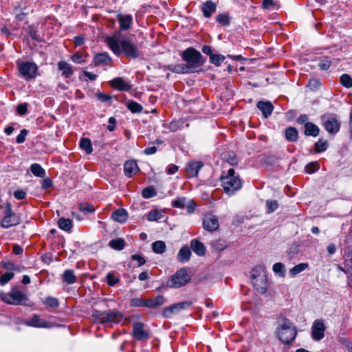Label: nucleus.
<instances>
[{
	"instance_id": "f3484780",
	"label": "nucleus",
	"mask_w": 352,
	"mask_h": 352,
	"mask_svg": "<svg viewBox=\"0 0 352 352\" xmlns=\"http://www.w3.org/2000/svg\"><path fill=\"white\" fill-rule=\"evenodd\" d=\"M192 201L187 200L185 197H178L175 200L172 201V206L175 208H185L188 209L189 212L194 210L195 206L191 204Z\"/></svg>"
},
{
	"instance_id": "603ef678",
	"label": "nucleus",
	"mask_w": 352,
	"mask_h": 352,
	"mask_svg": "<svg viewBox=\"0 0 352 352\" xmlns=\"http://www.w3.org/2000/svg\"><path fill=\"white\" fill-rule=\"evenodd\" d=\"M156 192L153 187H148L142 190V195L144 198L148 199L155 196Z\"/></svg>"
},
{
	"instance_id": "58836bf2",
	"label": "nucleus",
	"mask_w": 352,
	"mask_h": 352,
	"mask_svg": "<svg viewBox=\"0 0 352 352\" xmlns=\"http://www.w3.org/2000/svg\"><path fill=\"white\" fill-rule=\"evenodd\" d=\"M80 147L90 154L93 151L91 140L88 138H82L80 142Z\"/></svg>"
},
{
	"instance_id": "13d9d810",
	"label": "nucleus",
	"mask_w": 352,
	"mask_h": 352,
	"mask_svg": "<svg viewBox=\"0 0 352 352\" xmlns=\"http://www.w3.org/2000/svg\"><path fill=\"white\" fill-rule=\"evenodd\" d=\"M131 258L133 261H138L139 267H140L146 263L145 258L140 254H133L131 256Z\"/></svg>"
},
{
	"instance_id": "b1692460",
	"label": "nucleus",
	"mask_w": 352,
	"mask_h": 352,
	"mask_svg": "<svg viewBox=\"0 0 352 352\" xmlns=\"http://www.w3.org/2000/svg\"><path fill=\"white\" fill-rule=\"evenodd\" d=\"M128 213L126 210L120 208L111 214V218L117 222L124 223L126 221Z\"/></svg>"
},
{
	"instance_id": "6e6d98bb",
	"label": "nucleus",
	"mask_w": 352,
	"mask_h": 352,
	"mask_svg": "<svg viewBox=\"0 0 352 352\" xmlns=\"http://www.w3.org/2000/svg\"><path fill=\"white\" fill-rule=\"evenodd\" d=\"M146 300H142L141 298H135L131 300V305L133 307H146Z\"/></svg>"
},
{
	"instance_id": "37998d69",
	"label": "nucleus",
	"mask_w": 352,
	"mask_h": 352,
	"mask_svg": "<svg viewBox=\"0 0 352 352\" xmlns=\"http://www.w3.org/2000/svg\"><path fill=\"white\" fill-rule=\"evenodd\" d=\"M263 276H266L264 266L257 265L252 270V279L256 277H262Z\"/></svg>"
},
{
	"instance_id": "72a5a7b5",
	"label": "nucleus",
	"mask_w": 352,
	"mask_h": 352,
	"mask_svg": "<svg viewBox=\"0 0 352 352\" xmlns=\"http://www.w3.org/2000/svg\"><path fill=\"white\" fill-rule=\"evenodd\" d=\"M216 21L221 26H228L230 24L231 18L227 13L219 14L216 16Z\"/></svg>"
},
{
	"instance_id": "7c9ffc66",
	"label": "nucleus",
	"mask_w": 352,
	"mask_h": 352,
	"mask_svg": "<svg viewBox=\"0 0 352 352\" xmlns=\"http://www.w3.org/2000/svg\"><path fill=\"white\" fill-rule=\"evenodd\" d=\"M112 59L107 53H100L95 56L94 62L97 65L104 64L108 65Z\"/></svg>"
},
{
	"instance_id": "c756f323",
	"label": "nucleus",
	"mask_w": 352,
	"mask_h": 352,
	"mask_svg": "<svg viewBox=\"0 0 352 352\" xmlns=\"http://www.w3.org/2000/svg\"><path fill=\"white\" fill-rule=\"evenodd\" d=\"M168 69L177 74H189L191 73L188 67L184 63L171 65L168 66Z\"/></svg>"
},
{
	"instance_id": "1a4fd4ad",
	"label": "nucleus",
	"mask_w": 352,
	"mask_h": 352,
	"mask_svg": "<svg viewBox=\"0 0 352 352\" xmlns=\"http://www.w3.org/2000/svg\"><path fill=\"white\" fill-rule=\"evenodd\" d=\"M16 64L21 75L25 79H32L36 77L38 67L35 63L28 61H17Z\"/></svg>"
},
{
	"instance_id": "20e7f679",
	"label": "nucleus",
	"mask_w": 352,
	"mask_h": 352,
	"mask_svg": "<svg viewBox=\"0 0 352 352\" xmlns=\"http://www.w3.org/2000/svg\"><path fill=\"white\" fill-rule=\"evenodd\" d=\"M276 333L282 342L289 344L295 339L297 332L292 322L289 320L283 318L278 322Z\"/></svg>"
},
{
	"instance_id": "09e8293b",
	"label": "nucleus",
	"mask_w": 352,
	"mask_h": 352,
	"mask_svg": "<svg viewBox=\"0 0 352 352\" xmlns=\"http://www.w3.org/2000/svg\"><path fill=\"white\" fill-rule=\"evenodd\" d=\"M225 60V56L221 54H211L210 57V62L217 66L221 65V63Z\"/></svg>"
},
{
	"instance_id": "774afa93",
	"label": "nucleus",
	"mask_w": 352,
	"mask_h": 352,
	"mask_svg": "<svg viewBox=\"0 0 352 352\" xmlns=\"http://www.w3.org/2000/svg\"><path fill=\"white\" fill-rule=\"evenodd\" d=\"M27 104H21L17 107V112L20 115H25L27 113Z\"/></svg>"
},
{
	"instance_id": "2eb2a0df",
	"label": "nucleus",
	"mask_w": 352,
	"mask_h": 352,
	"mask_svg": "<svg viewBox=\"0 0 352 352\" xmlns=\"http://www.w3.org/2000/svg\"><path fill=\"white\" fill-rule=\"evenodd\" d=\"M204 164L201 162H190L186 168L188 177H194L198 175L199 170L203 167Z\"/></svg>"
},
{
	"instance_id": "9b49d317",
	"label": "nucleus",
	"mask_w": 352,
	"mask_h": 352,
	"mask_svg": "<svg viewBox=\"0 0 352 352\" xmlns=\"http://www.w3.org/2000/svg\"><path fill=\"white\" fill-rule=\"evenodd\" d=\"M218 218L214 215H206L203 220V226L205 230L213 232L219 228Z\"/></svg>"
},
{
	"instance_id": "393cba45",
	"label": "nucleus",
	"mask_w": 352,
	"mask_h": 352,
	"mask_svg": "<svg viewBox=\"0 0 352 352\" xmlns=\"http://www.w3.org/2000/svg\"><path fill=\"white\" fill-rule=\"evenodd\" d=\"M190 248L198 256H203L206 252L204 245L197 239H193L190 242Z\"/></svg>"
},
{
	"instance_id": "4c0bfd02",
	"label": "nucleus",
	"mask_w": 352,
	"mask_h": 352,
	"mask_svg": "<svg viewBox=\"0 0 352 352\" xmlns=\"http://www.w3.org/2000/svg\"><path fill=\"white\" fill-rule=\"evenodd\" d=\"M59 228L65 231H69L72 228V222L69 219L60 218L58 221Z\"/></svg>"
},
{
	"instance_id": "0e129e2a",
	"label": "nucleus",
	"mask_w": 352,
	"mask_h": 352,
	"mask_svg": "<svg viewBox=\"0 0 352 352\" xmlns=\"http://www.w3.org/2000/svg\"><path fill=\"white\" fill-rule=\"evenodd\" d=\"M16 215L15 213L13 212L11 204L10 203H6V208L4 211V217H8V216H14Z\"/></svg>"
},
{
	"instance_id": "bf43d9fd",
	"label": "nucleus",
	"mask_w": 352,
	"mask_h": 352,
	"mask_svg": "<svg viewBox=\"0 0 352 352\" xmlns=\"http://www.w3.org/2000/svg\"><path fill=\"white\" fill-rule=\"evenodd\" d=\"M96 97L98 100L102 102H107L111 101V97L109 95L98 92L96 94Z\"/></svg>"
},
{
	"instance_id": "a211bd4d",
	"label": "nucleus",
	"mask_w": 352,
	"mask_h": 352,
	"mask_svg": "<svg viewBox=\"0 0 352 352\" xmlns=\"http://www.w3.org/2000/svg\"><path fill=\"white\" fill-rule=\"evenodd\" d=\"M256 107L260 111H261L263 116L265 118L272 114L274 109L272 102L269 101H259L257 103Z\"/></svg>"
},
{
	"instance_id": "5fc2aeb1",
	"label": "nucleus",
	"mask_w": 352,
	"mask_h": 352,
	"mask_svg": "<svg viewBox=\"0 0 352 352\" xmlns=\"http://www.w3.org/2000/svg\"><path fill=\"white\" fill-rule=\"evenodd\" d=\"M14 277V273L6 272L0 276V285H4Z\"/></svg>"
},
{
	"instance_id": "423d86ee",
	"label": "nucleus",
	"mask_w": 352,
	"mask_h": 352,
	"mask_svg": "<svg viewBox=\"0 0 352 352\" xmlns=\"http://www.w3.org/2000/svg\"><path fill=\"white\" fill-rule=\"evenodd\" d=\"M322 124L325 130L331 135L336 134L340 129L341 122L334 113H326L321 116Z\"/></svg>"
},
{
	"instance_id": "473e14b6",
	"label": "nucleus",
	"mask_w": 352,
	"mask_h": 352,
	"mask_svg": "<svg viewBox=\"0 0 352 352\" xmlns=\"http://www.w3.org/2000/svg\"><path fill=\"white\" fill-rule=\"evenodd\" d=\"M109 245L116 250H122L125 246V241L123 239L118 238L111 240L109 243Z\"/></svg>"
},
{
	"instance_id": "a19ab883",
	"label": "nucleus",
	"mask_w": 352,
	"mask_h": 352,
	"mask_svg": "<svg viewBox=\"0 0 352 352\" xmlns=\"http://www.w3.org/2000/svg\"><path fill=\"white\" fill-rule=\"evenodd\" d=\"M308 267L307 263H300L298 265H295L289 270V274L291 276H294L296 274L300 273L301 272L305 270Z\"/></svg>"
},
{
	"instance_id": "f03ea898",
	"label": "nucleus",
	"mask_w": 352,
	"mask_h": 352,
	"mask_svg": "<svg viewBox=\"0 0 352 352\" xmlns=\"http://www.w3.org/2000/svg\"><path fill=\"white\" fill-rule=\"evenodd\" d=\"M222 187L225 193L229 196L233 195L242 187L241 181L239 175H235L234 168H230L226 173L221 176Z\"/></svg>"
},
{
	"instance_id": "2f4dec72",
	"label": "nucleus",
	"mask_w": 352,
	"mask_h": 352,
	"mask_svg": "<svg viewBox=\"0 0 352 352\" xmlns=\"http://www.w3.org/2000/svg\"><path fill=\"white\" fill-rule=\"evenodd\" d=\"M62 278L63 281L67 284H73L76 281V277L72 270H66L63 274Z\"/></svg>"
},
{
	"instance_id": "a878e982",
	"label": "nucleus",
	"mask_w": 352,
	"mask_h": 352,
	"mask_svg": "<svg viewBox=\"0 0 352 352\" xmlns=\"http://www.w3.org/2000/svg\"><path fill=\"white\" fill-rule=\"evenodd\" d=\"M320 129L312 122H306L305 124V134L307 136L316 137L318 135Z\"/></svg>"
},
{
	"instance_id": "f8f14e48",
	"label": "nucleus",
	"mask_w": 352,
	"mask_h": 352,
	"mask_svg": "<svg viewBox=\"0 0 352 352\" xmlns=\"http://www.w3.org/2000/svg\"><path fill=\"white\" fill-rule=\"evenodd\" d=\"M324 325L322 322V321L320 320H316L312 326V338L315 340H320L324 337Z\"/></svg>"
},
{
	"instance_id": "e433bc0d",
	"label": "nucleus",
	"mask_w": 352,
	"mask_h": 352,
	"mask_svg": "<svg viewBox=\"0 0 352 352\" xmlns=\"http://www.w3.org/2000/svg\"><path fill=\"white\" fill-rule=\"evenodd\" d=\"M166 244L162 241H157L153 243L152 249L156 254H162L166 251Z\"/></svg>"
},
{
	"instance_id": "f704fd0d",
	"label": "nucleus",
	"mask_w": 352,
	"mask_h": 352,
	"mask_svg": "<svg viewBox=\"0 0 352 352\" xmlns=\"http://www.w3.org/2000/svg\"><path fill=\"white\" fill-rule=\"evenodd\" d=\"M30 170L36 177L43 178L45 175V170L38 164H32L31 165Z\"/></svg>"
},
{
	"instance_id": "5701e85b",
	"label": "nucleus",
	"mask_w": 352,
	"mask_h": 352,
	"mask_svg": "<svg viewBox=\"0 0 352 352\" xmlns=\"http://www.w3.org/2000/svg\"><path fill=\"white\" fill-rule=\"evenodd\" d=\"M25 324L28 326L33 327H44V328H49L50 326L48 324V323L45 321L41 320L40 318L34 315L32 318L27 320Z\"/></svg>"
},
{
	"instance_id": "f257e3e1",
	"label": "nucleus",
	"mask_w": 352,
	"mask_h": 352,
	"mask_svg": "<svg viewBox=\"0 0 352 352\" xmlns=\"http://www.w3.org/2000/svg\"><path fill=\"white\" fill-rule=\"evenodd\" d=\"M105 41L110 50L117 56L124 54L131 59H135L140 56L139 45L133 42L129 37L124 36L120 31H116L113 35L107 36Z\"/></svg>"
},
{
	"instance_id": "aec40b11",
	"label": "nucleus",
	"mask_w": 352,
	"mask_h": 352,
	"mask_svg": "<svg viewBox=\"0 0 352 352\" xmlns=\"http://www.w3.org/2000/svg\"><path fill=\"white\" fill-rule=\"evenodd\" d=\"M20 218L17 215L4 217L1 221L3 228H9L20 223Z\"/></svg>"
},
{
	"instance_id": "ddd939ff",
	"label": "nucleus",
	"mask_w": 352,
	"mask_h": 352,
	"mask_svg": "<svg viewBox=\"0 0 352 352\" xmlns=\"http://www.w3.org/2000/svg\"><path fill=\"white\" fill-rule=\"evenodd\" d=\"M252 281L254 287L259 293L264 294L267 292L268 283L266 276L254 278Z\"/></svg>"
},
{
	"instance_id": "c9c22d12",
	"label": "nucleus",
	"mask_w": 352,
	"mask_h": 352,
	"mask_svg": "<svg viewBox=\"0 0 352 352\" xmlns=\"http://www.w3.org/2000/svg\"><path fill=\"white\" fill-rule=\"evenodd\" d=\"M285 138L290 142H296L298 139V131L294 127H289L285 131Z\"/></svg>"
},
{
	"instance_id": "e2e57ef3",
	"label": "nucleus",
	"mask_w": 352,
	"mask_h": 352,
	"mask_svg": "<svg viewBox=\"0 0 352 352\" xmlns=\"http://www.w3.org/2000/svg\"><path fill=\"white\" fill-rule=\"evenodd\" d=\"M274 6V3L273 0H263L262 3V7L265 10H271L272 7Z\"/></svg>"
},
{
	"instance_id": "dca6fc26",
	"label": "nucleus",
	"mask_w": 352,
	"mask_h": 352,
	"mask_svg": "<svg viewBox=\"0 0 352 352\" xmlns=\"http://www.w3.org/2000/svg\"><path fill=\"white\" fill-rule=\"evenodd\" d=\"M117 19L120 25V30H129L132 25L133 18L130 14H118L117 15Z\"/></svg>"
},
{
	"instance_id": "a18cd8bd",
	"label": "nucleus",
	"mask_w": 352,
	"mask_h": 352,
	"mask_svg": "<svg viewBox=\"0 0 352 352\" xmlns=\"http://www.w3.org/2000/svg\"><path fill=\"white\" fill-rule=\"evenodd\" d=\"M273 271L280 277L285 276V265L281 263H276L273 265Z\"/></svg>"
},
{
	"instance_id": "9d476101",
	"label": "nucleus",
	"mask_w": 352,
	"mask_h": 352,
	"mask_svg": "<svg viewBox=\"0 0 352 352\" xmlns=\"http://www.w3.org/2000/svg\"><path fill=\"white\" fill-rule=\"evenodd\" d=\"M192 305L190 301H184L166 307L163 310V315L166 318H170L173 314L179 313L182 309H186Z\"/></svg>"
},
{
	"instance_id": "412c9836",
	"label": "nucleus",
	"mask_w": 352,
	"mask_h": 352,
	"mask_svg": "<svg viewBox=\"0 0 352 352\" xmlns=\"http://www.w3.org/2000/svg\"><path fill=\"white\" fill-rule=\"evenodd\" d=\"M110 85L112 87L120 91H129L131 86L121 78H116L111 80Z\"/></svg>"
},
{
	"instance_id": "4be33fe9",
	"label": "nucleus",
	"mask_w": 352,
	"mask_h": 352,
	"mask_svg": "<svg viewBox=\"0 0 352 352\" xmlns=\"http://www.w3.org/2000/svg\"><path fill=\"white\" fill-rule=\"evenodd\" d=\"M139 170V168L135 161H127L124 165V174L131 177Z\"/></svg>"
},
{
	"instance_id": "4468645a",
	"label": "nucleus",
	"mask_w": 352,
	"mask_h": 352,
	"mask_svg": "<svg viewBox=\"0 0 352 352\" xmlns=\"http://www.w3.org/2000/svg\"><path fill=\"white\" fill-rule=\"evenodd\" d=\"M133 335L139 340H147L149 338L148 333L144 329V324L141 322L133 324Z\"/></svg>"
},
{
	"instance_id": "6e6552de",
	"label": "nucleus",
	"mask_w": 352,
	"mask_h": 352,
	"mask_svg": "<svg viewBox=\"0 0 352 352\" xmlns=\"http://www.w3.org/2000/svg\"><path fill=\"white\" fill-rule=\"evenodd\" d=\"M190 279L188 271L185 268H181L173 274L167 282V286L172 288H179L184 286Z\"/></svg>"
},
{
	"instance_id": "864d4df0",
	"label": "nucleus",
	"mask_w": 352,
	"mask_h": 352,
	"mask_svg": "<svg viewBox=\"0 0 352 352\" xmlns=\"http://www.w3.org/2000/svg\"><path fill=\"white\" fill-rule=\"evenodd\" d=\"M106 278L107 284L109 286H114L120 281V279L112 273H108Z\"/></svg>"
},
{
	"instance_id": "cd10ccee",
	"label": "nucleus",
	"mask_w": 352,
	"mask_h": 352,
	"mask_svg": "<svg viewBox=\"0 0 352 352\" xmlns=\"http://www.w3.org/2000/svg\"><path fill=\"white\" fill-rule=\"evenodd\" d=\"M58 67L63 72V76L66 78H69L73 74L72 66L65 61H59L58 63Z\"/></svg>"
},
{
	"instance_id": "7ed1b4c3",
	"label": "nucleus",
	"mask_w": 352,
	"mask_h": 352,
	"mask_svg": "<svg viewBox=\"0 0 352 352\" xmlns=\"http://www.w3.org/2000/svg\"><path fill=\"white\" fill-rule=\"evenodd\" d=\"M181 56L191 73L199 72L205 63V58L201 53L192 47L185 50Z\"/></svg>"
},
{
	"instance_id": "49530a36",
	"label": "nucleus",
	"mask_w": 352,
	"mask_h": 352,
	"mask_svg": "<svg viewBox=\"0 0 352 352\" xmlns=\"http://www.w3.org/2000/svg\"><path fill=\"white\" fill-rule=\"evenodd\" d=\"M43 303L47 307L52 308H56L59 305L58 299L52 296L47 297L45 300L43 301Z\"/></svg>"
},
{
	"instance_id": "de8ad7c7",
	"label": "nucleus",
	"mask_w": 352,
	"mask_h": 352,
	"mask_svg": "<svg viewBox=\"0 0 352 352\" xmlns=\"http://www.w3.org/2000/svg\"><path fill=\"white\" fill-rule=\"evenodd\" d=\"M79 210L83 212L85 214H88L90 213H94L95 209L91 204H81L79 206Z\"/></svg>"
},
{
	"instance_id": "3c124183",
	"label": "nucleus",
	"mask_w": 352,
	"mask_h": 352,
	"mask_svg": "<svg viewBox=\"0 0 352 352\" xmlns=\"http://www.w3.org/2000/svg\"><path fill=\"white\" fill-rule=\"evenodd\" d=\"M278 206V204L276 200H267L266 201V207L268 213L273 212L275 211Z\"/></svg>"
},
{
	"instance_id": "bb28decb",
	"label": "nucleus",
	"mask_w": 352,
	"mask_h": 352,
	"mask_svg": "<svg viewBox=\"0 0 352 352\" xmlns=\"http://www.w3.org/2000/svg\"><path fill=\"white\" fill-rule=\"evenodd\" d=\"M165 302L164 298L161 296H157L153 298L146 300V307L148 308H156L159 306L162 305Z\"/></svg>"
},
{
	"instance_id": "052dcab7",
	"label": "nucleus",
	"mask_w": 352,
	"mask_h": 352,
	"mask_svg": "<svg viewBox=\"0 0 352 352\" xmlns=\"http://www.w3.org/2000/svg\"><path fill=\"white\" fill-rule=\"evenodd\" d=\"M28 133V131L26 129H22L20 132V134L17 135L16 138V141L17 143L21 144L23 143L25 140V137Z\"/></svg>"
},
{
	"instance_id": "4d7b16f0",
	"label": "nucleus",
	"mask_w": 352,
	"mask_h": 352,
	"mask_svg": "<svg viewBox=\"0 0 352 352\" xmlns=\"http://www.w3.org/2000/svg\"><path fill=\"white\" fill-rule=\"evenodd\" d=\"M318 168L319 166L317 162H311L305 166V171L307 173L311 174L314 173L316 170H318Z\"/></svg>"
},
{
	"instance_id": "69168bd1",
	"label": "nucleus",
	"mask_w": 352,
	"mask_h": 352,
	"mask_svg": "<svg viewBox=\"0 0 352 352\" xmlns=\"http://www.w3.org/2000/svg\"><path fill=\"white\" fill-rule=\"evenodd\" d=\"M71 58L74 63L78 64L85 62V59L83 58L82 55L79 54L78 53L74 54Z\"/></svg>"
},
{
	"instance_id": "680f3d73",
	"label": "nucleus",
	"mask_w": 352,
	"mask_h": 352,
	"mask_svg": "<svg viewBox=\"0 0 352 352\" xmlns=\"http://www.w3.org/2000/svg\"><path fill=\"white\" fill-rule=\"evenodd\" d=\"M330 66H331V61L327 58L322 60L319 63V67L322 70H327V69H329Z\"/></svg>"
},
{
	"instance_id": "c03bdc74",
	"label": "nucleus",
	"mask_w": 352,
	"mask_h": 352,
	"mask_svg": "<svg viewBox=\"0 0 352 352\" xmlns=\"http://www.w3.org/2000/svg\"><path fill=\"white\" fill-rule=\"evenodd\" d=\"M340 83L346 88L352 87V78L348 74H342L340 76Z\"/></svg>"
},
{
	"instance_id": "39448f33",
	"label": "nucleus",
	"mask_w": 352,
	"mask_h": 352,
	"mask_svg": "<svg viewBox=\"0 0 352 352\" xmlns=\"http://www.w3.org/2000/svg\"><path fill=\"white\" fill-rule=\"evenodd\" d=\"M94 316L96 320L101 324H107L109 323H120L123 320V315L116 310H109L107 311H95Z\"/></svg>"
},
{
	"instance_id": "79ce46f5",
	"label": "nucleus",
	"mask_w": 352,
	"mask_h": 352,
	"mask_svg": "<svg viewBox=\"0 0 352 352\" xmlns=\"http://www.w3.org/2000/svg\"><path fill=\"white\" fill-rule=\"evenodd\" d=\"M328 146L327 141L319 139L315 144V151L317 153H321L327 150Z\"/></svg>"
},
{
	"instance_id": "c85d7f7f",
	"label": "nucleus",
	"mask_w": 352,
	"mask_h": 352,
	"mask_svg": "<svg viewBox=\"0 0 352 352\" xmlns=\"http://www.w3.org/2000/svg\"><path fill=\"white\" fill-rule=\"evenodd\" d=\"M191 255V251L188 246H183L179 251L177 258L182 263L188 261Z\"/></svg>"
},
{
	"instance_id": "0eeeda50",
	"label": "nucleus",
	"mask_w": 352,
	"mask_h": 352,
	"mask_svg": "<svg viewBox=\"0 0 352 352\" xmlns=\"http://www.w3.org/2000/svg\"><path fill=\"white\" fill-rule=\"evenodd\" d=\"M0 297L3 302L14 305L24 304L28 300L27 296L17 288L12 289L9 293L1 294Z\"/></svg>"
},
{
	"instance_id": "ea45409f",
	"label": "nucleus",
	"mask_w": 352,
	"mask_h": 352,
	"mask_svg": "<svg viewBox=\"0 0 352 352\" xmlns=\"http://www.w3.org/2000/svg\"><path fill=\"white\" fill-rule=\"evenodd\" d=\"M126 107L133 113H141L143 110L142 105L135 101H130L127 102Z\"/></svg>"
},
{
	"instance_id": "338daca9",
	"label": "nucleus",
	"mask_w": 352,
	"mask_h": 352,
	"mask_svg": "<svg viewBox=\"0 0 352 352\" xmlns=\"http://www.w3.org/2000/svg\"><path fill=\"white\" fill-rule=\"evenodd\" d=\"M226 160L230 165L232 166L237 164V159L234 153H229L228 155Z\"/></svg>"
},
{
	"instance_id": "6ab92c4d",
	"label": "nucleus",
	"mask_w": 352,
	"mask_h": 352,
	"mask_svg": "<svg viewBox=\"0 0 352 352\" xmlns=\"http://www.w3.org/2000/svg\"><path fill=\"white\" fill-rule=\"evenodd\" d=\"M217 10V5L211 0H208L204 2L201 7V11L205 17H210L211 15L215 12Z\"/></svg>"
},
{
	"instance_id": "8fccbe9b",
	"label": "nucleus",
	"mask_w": 352,
	"mask_h": 352,
	"mask_svg": "<svg viewBox=\"0 0 352 352\" xmlns=\"http://www.w3.org/2000/svg\"><path fill=\"white\" fill-rule=\"evenodd\" d=\"M161 212L157 210L150 211L147 215V219L150 221H157L161 219Z\"/></svg>"
}]
</instances>
